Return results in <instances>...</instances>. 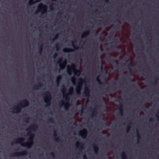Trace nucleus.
<instances>
[{
    "mask_svg": "<svg viewBox=\"0 0 159 159\" xmlns=\"http://www.w3.org/2000/svg\"><path fill=\"white\" fill-rule=\"evenodd\" d=\"M63 88L62 90V92L63 94V97L65 100L67 102L66 104H65L63 101H61L60 102V104L61 106L64 105L65 106V109L66 110H67L68 109L69 106V104L68 103V102L69 101V98L68 95V94L71 95L73 93V88L72 87H70L69 90V93L65 94L64 92L66 91V89L64 85H63Z\"/></svg>",
    "mask_w": 159,
    "mask_h": 159,
    "instance_id": "f257e3e1",
    "label": "nucleus"
},
{
    "mask_svg": "<svg viewBox=\"0 0 159 159\" xmlns=\"http://www.w3.org/2000/svg\"><path fill=\"white\" fill-rule=\"evenodd\" d=\"M24 140L25 139L22 137L18 138L14 140V143H20L22 146L26 147L29 148H31L34 143L33 139L29 137L27 142L23 143Z\"/></svg>",
    "mask_w": 159,
    "mask_h": 159,
    "instance_id": "f03ea898",
    "label": "nucleus"
},
{
    "mask_svg": "<svg viewBox=\"0 0 159 159\" xmlns=\"http://www.w3.org/2000/svg\"><path fill=\"white\" fill-rule=\"evenodd\" d=\"M29 104V102L28 100L25 99H24L19 103L17 106L12 109L11 112L16 113H20L22 108L28 106Z\"/></svg>",
    "mask_w": 159,
    "mask_h": 159,
    "instance_id": "7ed1b4c3",
    "label": "nucleus"
},
{
    "mask_svg": "<svg viewBox=\"0 0 159 159\" xmlns=\"http://www.w3.org/2000/svg\"><path fill=\"white\" fill-rule=\"evenodd\" d=\"M38 127L37 124H35L31 125L30 127L26 129L27 131H29L27 133V135L29 136L30 138L34 139V134H32L30 130L33 131H35L38 128Z\"/></svg>",
    "mask_w": 159,
    "mask_h": 159,
    "instance_id": "20e7f679",
    "label": "nucleus"
},
{
    "mask_svg": "<svg viewBox=\"0 0 159 159\" xmlns=\"http://www.w3.org/2000/svg\"><path fill=\"white\" fill-rule=\"evenodd\" d=\"M85 81V80L82 78H80L78 79V84L76 86V93L77 94H81V91L83 83Z\"/></svg>",
    "mask_w": 159,
    "mask_h": 159,
    "instance_id": "39448f33",
    "label": "nucleus"
},
{
    "mask_svg": "<svg viewBox=\"0 0 159 159\" xmlns=\"http://www.w3.org/2000/svg\"><path fill=\"white\" fill-rule=\"evenodd\" d=\"M47 10V6L42 3L40 4L38 6V9L35 11V13L37 14L39 11L42 12V14L46 13Z\"/></svg>",
    "mask_w": 159,
    "mask_h": 159,
    "instance_id": "423d86ee",
    "label": "nucleus"
},
{
    "mask_svg": "<svg viewBox=\"0 0 159 159\" xmlns=\"http://www.w3.org/2000/svg\"><path fill=\"white\" fill-rule=\"evenodd\" d=\"M43 95H45V97L44 98V102L47 104V105H50L51 100V96L50 92L49 91H46L43 93Z\"/></svg>",
    "mask_w": 159,
    "mask_h": 159,
    "instance_id": "0eeeda50",
    "label": "nucleus"
},
{
    "mask_svg": "<svg viewBox=\"0 0 159 159\" xmlns=\"http://www.w3.org/2000/svg\"><path fill=\"white\" fill-rule=\"evenodd\" d=\"M27 154V152L26 150L23 151L22 152H15L11 154V157H18L26 155Z\"/></svg>",
    "mask_w": 159,
    "mask_h": 159,
    "instance_id": "6e6552de",
    "label": "nucleus"
},
{
    "mask_svg": "<svg viewBox=\"0 0 159 159\" xmlns=\"http://www.w3.org/2000/svg\"><path fill=\"white\" fill-rule=\"evenodd\" d=\"M88 131L86 129H83L82 130L80 131L79 133V135L83 139H85L87 136Z\"/></svg>",
    "mask_w": 159,
    "mask_h": 159,
    "instance_id": "1a4fd4ad",
    "label": "nucleus"
},
{
    "mask_svg": "<svg viewBox=\"0 0 159 159\" xmlns=\"http://www.w3.org/2000/svg\"><path fill=\"white\" fill-rule=\"evenodd\" d=\"M62 58H60L59 59V60L57 62V63L59 64L60 69H63L65 67L67 63L66 61L65 60L64 61L62 62L61 64L60 62H62Z\"/></svg>",
    "mask_w": 159,
    "mask_h": 159,
    "instance_id": "9d476101",
    "label": "nucleus"
},
{
    "mask_svg": "<svg viewBox=\"0 0 159 159\" xmlns=\"http://www.w3.org/2000/svg\"><path fill=\"white\" fill-rule=\"evenodd\" d=\"M75 65L74 64H71V66H68L67 69V72L68 74L70 75H71V70H74L75 69Z\"/></svg>",
    "mask_w": 159,
    "mask_h": 159,
    "instance_id": "9b49d317",
    "label": "nucleus"
},
{
    "mask_svg": "<svg viewBox=\"0 0 159 159\" xmlns=\"http://www.w3.org/2000/svg\"><path fill=\"white\" fill-rule=\"evenodd\" d=\"M90 89L88 87H85L83 94L84 95L83 96L89 98L90 97Z\"/></svg>",
    "mask_w": 159,
    "mask_h": 159,
    "instance_id": "f8f14e48",
    "label": "nucleus"
},
{
    "mask_svg": "<svg viewBox=\"0 0 159 159\" xmlns=\"http://www.w3.org/2000/svg\"><path fill=\"white\" fill-rule=\"evenodd\" d=\"M76 145L77 148H79L80 152H81L84 149V145L83 143L77 141L76 143Z\"/></svg>",
    "mask_w": 159,
    "mask_h": 159,
    "instance_id": "ddd939ff",
    "label": "nucleus"
},
{
    "mask_svg": "<svg viewBox=\"0 0 159 159\" xmlns=\"http://www.w3.org/2000/svg\"><path fill=\"white\" fill-rule=\"evenodd\" d=\"M123 105L122 103L121 102H120L119 107V109L121 116H122L123 115Z\"/></svg>",
    "mask_w": 159,
    "mask_h": 159,
    "instance_id": "4468645a",
    "label": "nucleus"
},
{
    "mask_svg": "<svg viewBox=\"0 0 159 159\" xmlns=\"http://www.w3.org/2000/svg\"><path fill=\"white\" fill-rule=\"evenodd\" d=\"M90 33V31L89 30H88L84 32H83L81 36L82 38H84L87 36Z\"/></svg>",
    "mask_w": 159,
    "mask_h": 159,
    "instance_id": "2eb2a0df",
    "label": "nucleus"
},
{
    "mask_svg": "<svg viewBox=\"0 0 159 159\" xmlns=\"http://www.w3.org/2000/svg\"><path fill=\"white\" fill-rule=\"evenodd\" d=\"M92 147L93 149L94 152L96 154H97L99 150V148L98 146L95 143H93V145Z\"/></svg>",
    "mask_w": 159,
    "mask_h": 159,
    "instance_id": "dca6fc26",
    "label": "nucleus"
},
{
    "mask_svg": "<svg viewBox=\"0 0 159 159\" xmlns=\"http://www.w3.org/2000/svg\"><path fill=\"white\" fill-rule=\"evenodd\" d=\"M43 84L41 83H38L37 84H35L33 87L34 89H39L41 87Z\"/></svg>",
    "mask_w": 159,
    "mask_h": 159,
    "instance_id": "f3484780",
    "label": "nucleus"
},
{
    "mask_svg": "<svg viewBox=\"0 0 159 159\" xmlns=\"http://www.w3.org/2000/svg\"><path fill=\"white\" fill-rule=\"evenodd\" d=\"M92 113L91 115V117L93 118V117L96 116L97 112L96 108H94L92 110Z\"/></svg>",
    "mask_w": 159,
    "mask_h": 159,
    "instance_id": "a211bd4d",
    "label": "nucleus"
},
{
    "mask_svg": "<svg viewBox=\"0 0 159 159\" xmlns=\"http://www.w3.org/2000/svg\"><path fill=\"white\" fill-rule=\"evenodd\" d=\"M62 51L64 52H69L74 51V50L73 49L71 48H64Z\"/></svg>",
    "mask_w": 159,
    "mask_h": 159,
    "instance_id": "6ab92c4d",
    "label": "nucleus"
},
{
    "mask_svg": "<svg viewBox=\"0 0 159 159\" xmlns=\"http://www.w3.org/2000/svg\"><path fill=\"white\" fill-rule=\"evenodd\" d=\"M74 74L75 75L78 76H79L81 74V72L80 70H75V69L74 70Z\"/></svg>",
    "mask_w": 159,
    "mask_h": 159,
    "instance_id": "aec40b11",
    "label": "nucleus"
},
{
    "mask_svg": "<svg viewBox=\"0 0 159 159\" xmlns=\"http://www.w3.org/2000/svg\"><path fill=\"white\" fill-rule=\"evenodd\" d=\"M54 139L57 142H58L60 141V139L59 138V137H57V138H56L57 136V135L56 131L55 130L54 131Z\"/></svg>",
    "mask_w": 159,
    "mask_h": 159,
    "instance_id": "412c9836",
    "label": "nucleus"
},
{
    "mask_svg": "<svg viewBox=\"0 0 159 159\" xmlns=\"http://www.w3.org/2000/svg\"><path fill=\"white\" fill-rule=\"evenodd\" d=\"M107 60L108 62H111L113 63V62H114L116 63V64H118L117 61L116 60L113 59H111L110 57H108L107 59Z\"/></svg>",
    "mask_w": 159,
    "mask_h": 159,
    "instance_id": "4be33fe9",
    "label": "nucleus"
},
{
    "mask_svg": "<svg viewBox=\"0 0 159 159\" xmlns=\"http://www.w3.org/2000/svg\"><path fill=\"white\" fill-rule=\"evenodd\" d=\"M61 78L62 77L61 75H59L57 77L56 81L57 85H59Z\"/></svg>",
    "mask_w": 159,
    "mask_h": 159,
    "instance_id": "5701e85b",
    "label": "nucleus"
},
{
    "mask_svg": "<svg viewBox=\"0 0 159 159\" xmlns=\"http://www.w3.org/2000/svg\"><path fill=\"white\" fill-rule=\"evenodd\" d=\"M96 80L98 82V84L101 85H103L104 83L101 82L100 80L99 79V75H98L96 77Z\"/></svg>",
    "mask_w": 159,
    "mask_h": 159,
    "instance_id": "b1692460",
    "label": "nucleus"
},
{
    "mask_svg": "<svg viewBox=\"0 0 159 159\" xmlns=\"http://www.w3.org/2000/svg\"><path fill=\"white\" fill-rule=\"evenodd\" d=\"M132 62H131L129 63L127 65V66L128 67V70H129L130 72H132V69L129 66H132Z\"/></svg>",
    "mask_w": 159,
    "mask_h": 159,
    "instance_id": "393cba45",
    "label": "nucleus"
},
{
    "mask_svg": "<svg viewBox=\"0 0 159 159\" xmlns=\"http://www.w3.org/2000/svg\"><path fill=\"white\" fill-rule=\"evenodd\" d=\"M121 156L122 159H127L126 154L124 152H122L121 153Z\"/></svg>",
    "mask_w": 159,
    "mask_h": 159,
    "instance_id": "a878e982",
    "label": "nucleus"
},
{
    "mask_svg": "<svg viewBox=\"0 0 159 159\" xmlns=\"http://www.w3.org/2000/svg\"><path fill=\"white\" fill-rule=\"evenodd\" d=\"M34 0H30L29 4V5H31L34 4L35 2H34ZM41 0H36V2H40Z\"/></svg>",
    "mask_w": 159,
    "mask_h": 159,
    "instance_id": "bb28decb",
    "label": "nucleus"
},
{
    "mask_svg": "<svg viewBox=\"0 0 159 159\" xmlns=\"http://www.w3.org/2000/svg\"><path fill=\"white\" fill-rule=\"evenodd\" d=\"M132 124V123L131 122H129L128 123V124L127 125L126 128V132H128L131 128V126H129V125H131Z\"/></svg>",
    "mask_w": 159,
    "mask_h": 159,
    "instance_id": "cd10ccee",
    "label": "nucleus"
},
{
    "mask_svg": "<svg viewBox=\"0 0 159 159\" xmlns=\"http://www.w3.org/2000/svg\"><path fill=\"white\" fill-rule=\"evenodd\" d=\"M136 135L137 138L138 140L139 139H140L141 138L139 134V131L138 129L136 130Z\"/></svg>",
    "mask_w": 159,
    "mask_h": 159,
    "instance_id": "c85d7f7f",
    "label": "nucleus"
},
{
    "mask_svg": "<svg viewBox=\"0 0 159 159\" xmlns=\"http://www.w3.org/2000/svg\"><path fill=\"white\" fill-rule=\"evenodd\" d=\"M56 50L57 51H59L60 50L61 48V46L58 43H57L56 44Z\"/></svg>",
    "mask_w": 159,
    "mask_h": 159,
    "instance_id": "c756f323",
    "label": "nucleus"
},
{
    "mask_svg": "<svg viewBox=\"0 0 159 159\" xmlns=\"http://www.w3.org/2000/svg\"><path fill=\"white\" fill-rule=\"evenodd\" d=\"M30 119V117H27L24 119V121L26 123H28L29 122Z\"/></svg>",
    "mask_w": 159,
    "mask_h": 159,
    "instance_id": "7c9ffc66",
    "label": "nucleus"
},
{
    "mask_svg": "<svg viewBox=\"0 0 159 159\" xmlns=\"http://www.w3.org/2000/svg\"><path fill=\"white\" fill-rule=\"evenodd\" d=\"M48 121L50 123H54V120L53 118H49L48 120Z\"/></svg>",
    "mask_w": 159,
    "mask_h": 159,
    "instance_id": "2f4dec72",
    "label": "nucleus"
},
{
    "mask_svg": "<svg viewBox=\"0 0 159 159\" xmlns=\"http://www.w3.org/2000/svg\"><path fill=\"white\" fill-rule=\"evenodd\" d=\"M58 36H59V34H57L55 36V37L54 38H53L52 39V41H54L56 39H57L58 38Z\"/></svg>",
    "mask_w": 159,
    "mask_h": 159,
    "instance_id": "473e14b6",
    "label": "nucleus"
},
{
    "mask_svg": "<svg viewBox=\"0 0 159 159\" xmlns=\"http://www.w3.org/2000/svg\"><path fill=\"white\" fill-rule=\"evenodd\" d=\"M72 46L73 47V48L75 49H78V47L77 46H75L74 44V43H73V42H72Z\"/></svg>",
    "mask_w": 159,
    "mask_h": 159,
    "instance_id": "72a5a7b5",
    "label": "nucleus"
},
{
    "mask_svg": "<svg viewBox=\"0 0 159 159\" xmlns=\"http://www.w3.org/2000/svg\"><path fill=\"white\" fill-rule=\"evenodd\" d=\"M53 4H52L50 6H49V8L51 10H52L54 9V8L53 7Z\"/></svg>",
    "mask_w": 159,
    "mask_h": 159,
    "instance_id": "f704fd0d",
    "label": "nucleus"
},
{
    "mask_svg": "<svg viewBox=\"0 0 159 159\" xmlns=\"http://www.w3.org/2000/svg\"><path fill=\"white\" fill-rule=\"evenodd\" d=\"M50 155L53 157L54 158L55 156V154L53 152H52L50 153Z\"/></svg>",
    "mask_w": 159,
    "mask_h": 159,
    "instance_id": "c9c22d12",
    "label": "nucleus"
},
{
    "mask_svg": "<svg viewBox=\"0 0 159 159\" xmlns=\"http://www.w3.org/2000/svg\"><path fill=\"white\" fill-rule=\"evenodd\" d=\"M58 56V54L57 53H55L53 55V57L54 58H55L56 57Z\"/></svg>",
    "mask_w": 159,
    "mask_h": 159,
    "instance_id": "e433bc0d",
    "label": "nucleus"
},
{
    "mask_svg": "<svg viewBox=\"0 0 159 159\" xmlns=\"http://www.w3.org/2000/svg\"><path fill=\"white\" fill-rule=\"evenodd\" d=\"M74 78L75 80V78H72L71 79L72 82L73 83V84L74 85H75V81L73 80V79Z\"/></svg>",
    "mask_w": 159,
    "mask_h": 159,
    "instance_id": "4c0bfd02",
    "label": "nucleus"
},
{
    "mask_svg": "<svg viewBox=\"0 0 159 159\" xmlns=\"http://www.w3.org/2000/svg\"><path fill=\"white\" fill-rule=\"evenodd\" d=\"M120 24H118L116 26V28L118 29V30H119V29L120 28Z\"/></svg>",
    "mask_w": 159,
    "mask_h": 159,
    "instance_id": "58836bf2",
    "label": "nucleus"
},
{
    "mask_svg": "<svg viewBox=\"0 0 159 159\" xmlns=\"http://www.w3.org/2000/svg\"><path fill=\"white\" fill-rule=\"evenodd\" d=\"M83 159H88L85 154L83 156Z\"/></svg>",
    "mask_w": 159,
    "mask_h": 159,
    "instance_id": "ea45409f",
    "label": "nucleus"
},
{
    "mask_svg": "<svg viewBox=\"0 0 159 159\" xmlns=\"http://www.w3.org/2000/svg\"><path fill=\"white\" fill-rule=\"evenodd\" d=\"M43 44L41 43L39 47V49L43 48Z\"/></svg>",
    "mask_w": 159,
    "mask_h": 159,
    "instance_id": "a19ab883",
    "label": "nucleus"
},
{
    "mask_svg": "<svg viewBox=\"0 0 159 159\" xmlns=\"http://www.w3.org/2000/svg\"><path fill=\"white\" fill-rule=\"evenodd\" d=\"M43 48H41L39 49V53L40 54H41L42 52Z\"/></svg>",
    "mask_w": 159,
    "mask_h": 159,
    "instance_id": "79ce46f5",
    "label": "nucleus"
},
{
    "mask_svg": "<svg viewBox=\"0 0 159 159\" xmlns=\"http://www.w3.org/2000/svg\"><path fill=\"white\" fill-rule=\"evenodd\" d=\"M156 116L157 118V120H159V116H158L157 115H156Z\"/></svg>",
    "mask_w": 159,
    "mask_h": 159,
    "instance_id": "37998d69",
    "label": "nucleus"
},
{
    "mask_svg": "<svg viewBox=\"0 0 159 159\" xmlns=\"http://www.w3.org/2000/svg\"><path fill=\"white\" fill-rule=\"evenodd\" d=\"M84 109V107H81V113H83Z\"/></svg>",
    "mask_w": 159,
    "mask_h": 159,
    "instance_id": "c03bdc74",
    "label": "nucleus"
},
{
    "mask_svg": "<svg viewBox=\"0 0 159 159\" xmlns=\"http://www.w3.org/2000/svg\"><path fill=\"white\" fill-rule=\"evenodd\" d=\"M105 22L106 23H108V20H107V19H106L105 21Z\"/></svg>",
    "mask_w": 159,
    "mask_h": 159,
    "instance_id": "a18cd8bd",
    "label": "nucleus"
},
{
    "mask_svg": "<svg viewBox=\"0 0 159 159\" xmlns=\"http://www.w3.org/2000/svg\"><path fill=\"white\" fill-rule=\"evenodd\" d=\"M153 119L152 118H150L149 119V121H153Z\"/></svg>",
    "mask_w": 159,
    "mask_h": 159,
    "instance_id": "49530a36",
    "label": "nucleus"
},
{
    "mask_svg": "<svg viewBox=\"0 0 159 159\" xmlns=\"http://www.w3.org/2000/svg\"><path fill=\"white\" fill-rule=\"evenodd\" d=\"M58 14L59 15H60L61 14V12H59L58 13Z\"/></svg>",
    "mask_w": 159,
    "mask_h": 159,
    "instance_id": "de8ad7c7",
    "label": "nucleus"
},
{
    "mask_svg": "<svg viewBox=\"0 0 159 159\" xmlns=\"http://www.w3.org/2000/svg\"><path fill=\"white\" fill-rule=\"evenodd\" d=\"M105 1L106 2H107V3H108L109 2L108 0H105Z\"/></svg>",
    "mask_w": 159,
    "mask_h": 159,
    "instance_id": "09e8293b",
    "label": "nucleus"
},
{
    "mask_svg": "<svg viewBox=\"0 0 159 159\" xmlns=\"http://www.w3.org/2000/svg\"><path fill=\"white\" fill-rule=\"evenodd\" d=\"M157 79H156L155 80V82H154V84H156V82H157Z\"/></svg>",
    "mask_w": 159,
    "mask_h": 159,
    "instance_id": "8fccbe9b",
    "label": "nucleus"
},
{
    "mask_svg": "<svg viewBox=\"0 0 159 159\" xmlns=\"http://www.w3.org/2000/svg\"><path fill=\"white\" fill-rule=\"evenodd\" d=\"M98 9H96L95 10V12H98Z\"/></svg>",
    "mask_w": 159,
    "mask_h": 159,
    "instance_id": "3c124183",
    "label": "nucleus"
},
{
    "mask_svg": "<svg viewBox=\"0 0 159 159\" xmlns=\"http://www.w3.org/2000/svg\"><path fill=\"white\" fill-rule=\"evenodd\" d=\"M101 69L102 70V66L101 67Z\"/></svg>",
    "mask_w": 159,
    "mask_h": 159,
    "instance_id": "603ef678",
    "label": "nucleus"
},
{
    "mask_svg": "<svg viewBox=\"0 0 159 159\" xmlns=\"http://www.w3.org/2000/svg\"><path fill=\"white\" fill-rule=\"evenodd\" d=\"M142 71L143 72H145V71H144L143 70H142Z\"/></svg>",
    "mask_w": 159,
    "mask_h": 159,
    "instance_id": "864d4df0",
    "label": "nucleus"
},
{
    "mask_svg": "<svg viewBox=\"0 0 159 159\" xmlns=\"http://www.w3.org/2000/svg\"><path fill=\"white\" fill-rule=\"evenodd\" d=\"M56 0H52V1H56Z\"/></svg>",
    "mask_w": 159,
    "mask_h": 159,
    "instance_id": "5fc2aeb1",
    "label": "nucleus"
},
{
    "mask_svg": "<svg viewBox=\"0 0 159 159\" xmlns=\"http://www.w3.org/2000/svg\"><path fill=\"white\" fill-rule=\"evenodd\" d=\"M142 74L143 75H144V74L143 73H142Z\"/></svg>",
    "mask_w": 159,
    "mask_h": 159,
    "instance_id": "6e6d98bb",
    "label": "nucleus"
},
{
    "mask_svg": "<svg viewBox=\"0 0 159 159\" xmlns=\"http://www.w3.org/2000/svg\"><path fill=\"white\" fill-rule=\"evenodd\" d=\"M88 100H87V102H88Z\"/></svg>",
    "mask_w": 159,
    "mask_h": 159,
    "instance_id": "4d7b16f0",
    "label": "nucleus"
},
{
    "mask_svg": "<svg viewBox=\"0 0 159 159\" xmlns=\"http://www.w3.org/2000/svg\"><path fill=\"white\" fill-rule=\"evenodd\" d=\"M54 70L55 71H56V70Z\"/></svg>",
    "mask_w": 159,
    "mask_h": 159,
    "instance_id": "13d9d810",
    "label": "nucleus"
},
{
    "mask_svg": "<svg viewBox=\"0 0 159 159\" xmlns=\"http://www.w3.org/2000/svg\"><path fill=\"white\" fill-rule=\"evenodd\" d=\"M103 100H104V98H103Z\"/></svg>",
    "mask_w": 159,
    "mask_h": 159,
    "instance_id": "bf43d9fd",
    "label": "nucleus"
}]
</instances>
